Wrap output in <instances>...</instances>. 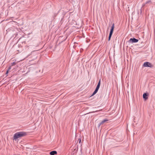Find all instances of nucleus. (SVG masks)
<instances>
[{
  "mask_svg": "<svg viewBox=\"0 0 155 155\" xmlns=\"http://www.w3.org/2000/svg\"><path fill=\"white\" fill-rule=\"evenodd\" d=\"M27 134L24 131H20L15 133L14 136V140H16L18 138L25 137Z\"/></svg>",
  "mask_w": 155,
  "mask_h": 155,
  "instance_id": "nucleus-1",
  "label": "nucleus"
},
{
  "mask_svg": "<svg viewBox=\"0 0 155 155\" xmlns=\"http://www.w3.org/2000/svg\"><path fill=\"white\" fill-rule=\"evenodd\" d=\"M143 66L145 67L152 68L153 67V65L151 63L148 62H144Z\"/></svg>",
  "mask_w": 155,
  "mask_h": 155,
  "instance_id": "nucleus-2",
  "label": "nucleus"
},
{
  "mask_svg": "<svg viewBox=\"0 0 155 155\" xmlns=\"http://www.w3.org/2000/svg\"><path fill=\"white\" fill-rule=\"evenodd\" d=\"M138 41V40L135 38H131L128 41L129 43H134L137 42Z\"/></svg>",
  "mask_w": 155,
  "mask_h": 155,
  "instance_id": "nucleus-3",
  "label": "nucleus"
},
{
  "mask_svg": "<svg viewBox=\"0 0 155 155\" xmlns=\"http://www.w3.org/2000/svg\"><path fill=\"white\" fill-rule=\"evenodd\" d=\"M148 93H144L143 94V98L145 100H146L148 98Z\"/></svg>",
  "mask_w": 155,
  "mask_h": 155,
  "instance_id": "nucleus-4",
  "label": "nucleus"
},
{
  "mask_svg": "<svg viewBox=\"0 0 155 155\" xmlns=\"http://www.w3.org/2000/svg\"><path fill=\"white\" fill-rule=\"evenodd\" d=\"M99 88H97V87H96V89H95L94 91L92 93L91 96H92L95 94L98 91Z\"/></svg>",
  "mask_w": 155,
  "mask_h": 155,
  "instance_id": "nucleus-5",
  "label": "nucleus"
},
{
  "mask_svg": "<svg viewBox=\"0 0 155 155\" xmlns=\"http://www.w3.org/2000/svg\"><path fill=\"white\" fill-rule=\"evenodd\" d=\"M114 23H113L111 27L110 31V32H111H111L113 33V31L114 30Z\"/></svg>",
  "mask_w": 155,
  "mask_h": 155,
  "instance_id": "nucleus-6",
  "label": "nucleus"
},
{
  "mask_svg": "<svg viewBox=\"0 0 155 155\" xmlns=\"http://www.w3.org/2000/svg\"><path fill=\"white\" fill-rule=\"evenodd\" d=\"M50 154L51 155H55L57 154V152L56 151L53 150L51 151L50 152Z\"/></svg>",
  "mask_w": 155,
  "mask_h": 155,
  "instance_id": "nucleus-7",
  "label": "nucleus"
},
{
  "mask_svg": "<svg viewBox=\"0 0 155 155\" xmlns=\"http://www.w3.org/2000/svg\"><path fill=\"white\" fill-rule=\"evenodd\" d=\"M152 2L151 0H148L145 2V4L150 5L152 4Z\"/></svg>",
  "mask_w": 155,
  "mask_h": 155,
  "instance_id": "nucleus-8",
  "label": "nucleus"
},
{
  "mask_svg": "<svg viewBox=\"0 0 155 155\" xmlns=\"http://www.w3.org/2000/svg\"><path fill=\"white\" fill-rule=\"evenodd\" d=\"M108 121V120L107 119H104L103 120H102L101 122V124H103L105 122Z\"/></svg>",
  "mask_w": 155,
  "mask_h": 155,
  "instance_id": "nucleus-9",
  "label": "nucleus"
},
{
  "mask_svg": "<svg viewBox=\"0 0 155 155\" xmlns=\"http://www.w3.org/2000/svg\"><path fill=\"white\" fill-rule=\"evenodd\" d=\"M101 79H100L99 81L97 84V85L96 87H97V88H99L100 85H101Z\"/></svg>",
  "mask_w": 155,
  "mask_h": 155,
  "instance_id": "nucleus-10",
  "label": "nucleus"
},
{
  "mask_svg": "<svg viewBox=\"0 0 155 155\" xmlns=\"http://www.w3.org/2000/svg\"><path fill=\"white\" fill-rule=\"evenodd\" d=\"M113 33H112V32L111 33V32H110L109 36V37L111 38V36L112 35Z\"/></svg>",
  "mask_w": 155,
  "mask_h": 155,
  "instance_id": "nucleus-11",
  "label": "nucleus"
},
{
  "mask_svg": "<svg viewBox=\"0 0 155 155\" xmlns=\"http://www.w3.org/2000/svg\"><path fill=\"white\" fill-rule=\"evenodd\" d=\"M16 64V63H15V62H12L11 63V65L13 66L15 65Z\"/></svg>",
  "mask_w": 155,
  "mask_h": 155,
  "instance_id": "nucleus-12",
  "label": "nucleus"
},
{
  "mask_svg": "<svg viewBox=\"0 0 155 155\" xmlns=\"http://www.w3.org/2000/svg\"><path fill=\"white\" fill-rule=\"evenodd\" d=\"M147 4H145V3H143L142 5V7L144 6Z\"/></svg>",
  "mask_w": 155,
  "mask_h": 155,
  "instance_id": "nucleus-13",
  "label": "nucleus"
},
{
  "mask_svg": "<svg viewBox=\"0 0 155 155\" xmlns=\"http://www.w3.org/2000/svg\"><path fill=\"white\" fill-rule=\"evenodd\" d=\"M101 125V123H100L98 124V127H99Z\"/></svg>",
  "mask_w": 155,
  "mask_h": 155,
  "instance_id": "nucleus-14",
  "label": "nucleus"
},
{
  "mask_svg": "<svg viewBox=\"0 0 155 155\" xmlns=\"http://www.w3.org/2000/svg\"><path fill=\"white\" fill-rule=\"evenodd\" d=\"M78 142H79V143H80L81 142V139H79L78 140Z\"/></svg>",
  "mask_w": 155,
  "mask_h": 155,
  "instance_id": "nucleus-15",
  "label": "nucleus"
},
{
  "mask_svg": "<svg viewBox=\"0 0 155 155\" xmlns=\"http://www.w3.org/2000/svg\"><path fill=\"white\" fill-rule=\"evenodd\" d=\"M11 66H10L8 68V70L9 71L10 69H11Z\"/></svg>",
  "mask_w": 155,
  "mask_h": 155,
  "instance_id": "nucleus-16",
  "label": "nucleus"
},
{
  "mask_svg": "<svg viewBox=\"0 0 155 155\" xmlns=\"http://www.w3.org/2000/svg\"><path fill=\"white\" fill-rule=\"evenodd\" d=\"M8 71H8V70L7 71H6V74H7L8 73Z\"/></svg>",
  "mask_w": 155,
  "mask_h": 155,
  "instance_id": "nucleus-17",
  "label": "nucleus"
},
{
  "mask_svg": "<svg viewBox=\"0 0 155 155\" xmlns=\"http://www.w3.org/2000/svg\"><path fill=\"white\" fill-rule=\"evenodd\" d=\"M110 38V37H108V41H109L110 39V38Z\"/></svg>",
  "mask_w": 155,
  "mask_h": 155,
  "instance_id": "nucleus-18",
  "label": "nucleus"
},
{
  "mask_svg": "<svg viewBox=\"0 0 155 155\" xmlns=\"http://www.w3.org/2000/svg\"><path fill=\"white\" fill-rule=\"evenodd\" d=\"M141 9H142V8H141L140 10H141Z\"/></svg>",
  "mask_w": 155,
  "mask_h": 155,
  "instance_id": "nucleus-19",
  "label": "nucleus"
}]
</instances>
